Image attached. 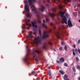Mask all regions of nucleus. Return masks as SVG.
<instances>
[{
    "instance_id": "obj_26",
    "label": "nucleus",
    "mask_w": 80,
    "mask_h": 80,
    "mask_svg": "<svg viewBox=\"0 0 80 80\" xmlns=\"http://www.w3.org/2000/svg\"><path fill=\"white\" fill-rule=\"evenodd\" d=\"M76 60L77 62H78L79 61V59H78V57H76Z\"/></svg>"
},
{
    "instance_id": "obj_12",
    "label": "nucleus",
    "mask_w": 80,
    "mask_h": 80,
    "mask_svg": "<svg viewBox=\"0 0 80 80\" xmlns=\"http://www.w3.org/2000/svg\"><path fill=\"white\" fill-rule=\"evenodd\" d=\"M32 33H33L32 32L29 33L28 35V36L27 37V38H30V37H32Z\"/></svg>"
},
{
    "instance_id": "obj_60",
    "label": "nucleus",
    "mask_w": 80,
    "mask_h": 80,
    "mask_svg": "<svg viewBox=\"0 0 80 80\" xmlns=\"http://www.w3.org/2000/svg\"><path fill=\"white\" fill-rule=\"evenodd\" d=\"M79 80H80V78H79Z\"/></svg>"
},
{
    "instance_id": "obj_8",
    "label": "nucleus",
    "mask_w": 80,
    "mask_h": 80,
    "mask_svg": "<svg viewBox=\"0 0 80 80\" xmlns=\"http://www.w3.org/2000/svg\"><path fill=\"white\" fill-rule=\"evenodd\" d=\"M56 34L57 35L58 38H59V39L61 38V36L62 35L63 37V35H61L60 34V32L58 31L57 32V33H56Z\"/></svg>"
},
{
    "instance_id": "obj_40",
    "label": "nucleus",
    "mask_w": 80,
    "mask_h": 80,
    "mask_svg": "<svg viewBox=\"0 0 80 80\" xmlns=\"http://www.w3.org/2000/svg\"><path fill=\"white\" fill-rule=\"evenodd\" d=\"M46 21H47V22H48V21H49V20L47 18H46Z\"/></svg>"
},
{
    "instance_id": "obj_29",
    "label": "nucleus",
    "mask_w": 80,
    "mask_h": 80,
    "mask_svg": "<svg viewBox=\"0 0 80 80\" xmlns=\"http://www.w3.org/2000/svg\"><path fill=\"white\" fill-rule=\"evenodd\" d=\"M26 16L27 17H29V18L30 17V15L28 14H26Z\"/></svg>"
},
{
    "instance_id": "obj_62",
    "label": "nucleus",
    "mask_w": 80,
    "mask_h": 80,
    "mask_svg": "<svg viewBox=\"0 0 80 80\" xmlns=\"http://www.w3.org/2000/svg\"><path fill=\"white\" fill-rule=\"evenodd\" d=\"M79 22H80V20H79Z\"/></svg>"
},
{
    "instance_id": "obj_51",
    "label": "nucleus",
    "mask_w": 80,
    "mask_h": 80,
    "mask_svg": "<svg viewBox=\"0 0 80 80\" xmlns=\"http://www.w3.org/2000/svg\"><path fill=\"white\" fill-rule=\"evenodd\" d=\"M57 0L58 1V2H60V0ZM64 0V2H65V1L66 0Z\"/></svg>"
},
{
    "instance_id": "obj_55",
    "label": "nucleus",
    "mask_w": 80,
    "mask_h": 80,
    "mask_svg": "<svg viewBox=\"0 0 80 80\" xmlns=\"http://www.w3.org/2000/svg\"><path fill=\"white\" fill-rule=\"evenodd\" d=\"M66 80H69V79L68 78L66 79Z\"/></svg>"
},
{
    "instance_id": "obj_2",
    "label": "nucleus",
    "mask_w": 80,
    "mask_h": 80,
    "mask_svg": "<svg viewBox=\"0 0 80 80\" xmlns=\"http://www.w3.org/2000/svg\"><path fill=\"white\" fill-rule=\"evenodd\" d=\"M60 14L61 17L63 18L62 20L63 21L61 22L62 23V24H64V23H65V24H67V19L66 18V17H65V16H64V13L61 12H60Z\"/></svg>"
},
{
    "instance_id": "obj_32",
    "label": "nucleus",
    "mask_w": 80,
    "mask_h": 80,
    "mask_svg": "<svg viewBox=\"0 0 80 80\" xmlns=\"http://www.w3.org/2000/svg\"><path fill=\"white\" fill-rule=\"evenodd\" d=\"M65 42H61V45H65Z\"/></svg>"
},
{
    "instance_id": "obj_63",
    "label": "nucleus",
    "mask_w": 80,
    "mask_h": 80,
    "mask_svg": "<svg viewBox=\"0 0 80 80\" xmlns=\"http://www.w3.org/2000/svg\"><path fill=\"white\" fill-rule=\"evenodd\" d=\"M27 25H28V24H27L26 26H27Z\"/></svg>"
},
{
    "instance_id": "obj_38",
    "label": "nucleus",
    "mask_w": 80,
    "mask_h": 80,
    "mask_svg": "<svg viewBox=\"0 0 80 80\" xmlns=\"http://www.w3.org/2000/svg\"><path fill=\"white\" fill-rule=\"evenodd\" d=\"M80 40H79L78 41V44H80Z\"/></svg>"
},
{
    "instance_id": "obj_21",
    "label": "nucleus",
    "mask_w": 80,
    "mask_h": 80,
    "mask_svg": "<svg viewBox=\"0 0 80 80\" xmlns=\"http://www.w3.org/2000/svg\"><path fill=\"white\" fill-rule=\"evenodd\" d=\"M59 8H60V9H61V10H62L63 9V8L62 6L60 5H59Z\"/></svg>"
},
{
    "instance_id": "obj_41",
    "label": "nucleus",
    "mask_w": 80,
    "mask_h": 80,
    "mask_svg": "<svg viewBox=\"0 0 80 80\" xmlns=\"http://www.w3.org/2000/svg\"><path fill=\"white\" fill-rule=\"evenodd\" d=\"M57 62L58 63H60V61L58 60H57Z\"/></svg>"
},
{
    "instance_id": "obj_48",
    "label": "nucleus",
    "mask_w": 80,
    "mask_h": 80,
    "mask_svg": "<svg viewBox=\"0 0 80 80\" xmlns=\"http://www.w3.org/2000/svg\"><path fill=\"white\" fill-rule=\"evenodd\" d=\"M43 22L44 23H45V20H43Z\"/></svg>"
},
{
    "instance_id": "obj_58",
    "label": "nucleus",
    "mask_w": 80,
    "mask_h": 80,
    "mask_svg": "<svg viewBox=\"0 0 80 80\" xmlns=\"http://www.w3.org/2000/svg\"><path fill=\"white\" fill-rule=\"evenodd\" d=\"M49 77H50V76H51V74H49Z\"/></svg>"
},
{
    "instance_id": "obj_57",
    "label": "nucleus",
    "mask_w": 80,
    "mask_h": 80,
    "mask_svg": "<svg viewBox=\"0 0 80 80\" xmlns=\"http://www.w3.org/2000/svg\"><path fill=\"white\" fill-rule=\"evenodd\" d=\"M46 5L47 6H49V5H48V4H46Z\"/></svg>"
},
{
    "instance_id": "obj_35",
    "label": "nucleus",
    "mask_w": 80,
    "mask_h": 80,
    "mask_svg": "<svg viewBox=\"0 0 80 80\" xmlns=\"http://www.w3.org/2000/svg\"><path fill=\"white\" fill-rule=\"evenodd\" d=\"M32 73H33L34 74H35V73H36V72L34 71H32Z\"/></svg>"
},
{
    "instance_id": "obj_64",
    "label": "nucleus",
    "mask_w": 80,
    "mask_h": 80,
    "mask_svg": "<svg viewBox=\"0 0 80 80\" xmlns=\"http://www.w3.org/2000/svg\"><path fill=\"white\" fill-rule=\"evenodd\" d=\"M27 29L28 30H29V29L28 28H27Z\"/></svg>"
},
{
    "instance_id": "obj_15",
    "label": "nucleus",
    "mask_w": 80,
    "mask_h": 80,
    "mask_svg": "<svg viewBox=\"0 0 80 80\" xmlns=\"http://www.w3.org/2000/svg\"><path fill=\"white\" fill-rule=\"evenodd\" d=\"M45 9V8L44 6L42 5L41 6V10L42 12H43L44 11V10Z\"/></svg>"
},
{
    "instance_id": "obj_31",
    "label": "nucleus",
    "mask_w": 80,
    "mask_h": 80,
    "mask_svg": "<svg viewBox=\"0 0 80 80\" xmlns=\"http://www.w3.org/2000/svg\"><path fill=\"white\" fill-rule=\"evenodd\" d=\"M22 28H24V29H26V26H25V25H24V26H22Z\"/></svg>"
},
{
    "instance_id": "obj_50",
    "label": "nucleus",
    "mask_w": 80,
    "mask_h": 80,
    "mask_svg": "<svg viewBox=\"0 0 80 80\" xmlns=\"http://www.w3.org/2000/svg\"><path fill=\"white\" fill-rule=\"evenodd\" d=\"M48 73H49V74H50V73H51V72L50 71H48Z\"/></svg>"
},
{
    "instance_id": "obj_25",
    "label": "nucleus",
    "mask_w": 80,
    "mask_h": 80,
    "mask_svg": "<svg viewBox=\"0 0 80 80\" xmlns=\"http://www.w3.org/2000/svg\"><path fill=\"white\" fill-rule=\"evenodd\" d=\"M39 33L40 35H41V36L42 35V32H41V30H39Z\"/></svg>"
},
{
    "instance_id": "obj_23",
    "label": "nucleus",
    "mask_w": 80,
    "mask_h": 80,
    "mask_svg": "<svg viewBox=\"0 0 80 80\" xmlns=\"http://www.w3.org/2000/svg\"><path fill=\"white\" fill-rule=\"evenodd\" d=\"M72 70L73 71V72H76V70H75V67H72Z\"/></svg>"
},
{
    "instance_id": "obj_43",
    "label": "nucleus",
    "mask_w": 80,
    "mask_h": 80,
    "mask_svg": "<svg viewBox=\"0 0 80 80\" xmlns=\"http://www.w3.org/2000/svg\"><path fill=\"white\" fill-rule=\"evenodd\" d=\"M77 5H75L74 6V8H76V7H77Z\"/></svg>"
},
{
    "instance_id": "obj_45",
    "label": "nucleus",
    "mask_w": 80,
    "mask_h": 80,
    "mask_svg": "<svg viewBox=\"0 0 80 80\" xmlns=\"http://www.w3.org/2000/svg\"><path fill=\"white\" fill-rule=\"evenodd\" d=\"M30 22V20L28 19V22Z\"/></svg>"
},
{
    "instance_id": "obj_18",
    "label": "nucleus",
    "mask_w": 80,
    "mask_h": 80,
    "mask_svg": "<svg viewBox=\"0 0 80 80\" xmlns=\"http://www.w3.org/2000/svg\"><path fill=\"white\" fill-rule=\"evenodd\" d=\"M42 26L43 27H44L46 29H47V27L46 26V25H45L44 23H43L42 24Z\"/></svg>"
},
{
    "instance_id": "obj_56",
    "label": "nucleus",
    "mask_w": 80,
    "mask_h": 80,
    "mask_svg": "<svg viewBox=\"0 0 80 80\" xmlns=\"http://www.w3.org/2000/svg\"><path fill=\"white\" fill-rule=\"evenodd\" d=\"M54 29H56V27H54Z\"/></svg>"
},
{
    "instance_id": "obj_11",
    "label": "nucleus",
    "mask_w": 80,
    "mask_h": 80,
    "mask_svg": "<svg viewBox=\"0 0 80 80\" xmlns=\"http://www.w3.org/2000/svg\"><path fill=\"white\" fill-rule=\"evenodd\" d=\"M29 4L30 5H32V2H35L36 0H28Z\"/></svg>"
},
{
    "instance_id": "obj_46",
    "label": "nucleus",
    "mask_w": 80,
    "mask_h": 80,
    "mask_svg": "<svg viewBox=\"0 0 80 80\" xmlns=\"http://www.w3.org/2000/svg\"><path fill=\"white\" fill-rule=\"evenodd\" d=\"M73 47L74 48H75V47H76L75 46V45H73Z\"/></svg>"
},
{
    "instance_id": "obj_30",
    "label": "nucleus",
    "mask_w": 80,
    "mask_h": 80,
    "mask_svg": "<svg viewBox=\"0 0 80 80\" xmlns=\"http://www.w3.org/2000/svg\"><path fill=\"white\" fill-rule=\"evenodd\" d=\"M77 68L78 70H80V66L78 65L77 66Z\"/></svg>"
},
{
    "instance_id": "obj_19",
    "label": "nucleus",
    "mask_w": 80,
    "mask_h": 80,
    "mask_svg": "<svg viewBox=\"0 0 80 80\" xmlns=\"http://www.w3.org/2000/svg\"><path fill=\"white\" fill-rule=\"evenodd\" d=\"M59 72H60V73H61V74H62V75H64V74H65L64 72H63L61 70H60L59 71Z\"/></svg>"
},
{
    "instance_id": "obj_42",
    "label": "nucleus",
    "mask_w": 80,
    "mask_h": 80,
    "mask_svg": "<svg viewBox=\"0 0 80 80\" xmlns=\"http://www.w3.org/2000/svg\"><path fill=\"white\" fill-rule=\"evenodd\" d=\"M47 68L48 70H50V67H48Z\"/></svg>"
},
{
    "instance_id": "obj_20",
    "label": "nucleus",
    "mask_w": 80,
    "mask_h": 80,
    "mask_svg": "<svg viewBox=\"0 0 80 80\" xmlns=\"http://www.w3.org/2000/svg\"><path fill=\"white\" fill-rule=\"evenodd\" d=\"M72 51H73L72 53L74 56H75L76 55V54H75V50L74 49H72Z\"/></svg>"
},
{
    "instance_id": "obj_27",
    "label": "nucleus",
    "mask_w": 80,
    "mask_h": 80,
    "mask_svg": "<svg viewBox=\"0 0 80 80\" xmlns=\"http://www.w3.org/2000/svg\"><path fill=\"white\" fill-rule=\"evenodd\" d=\"M65 50L66 51H67V46H66L64 47Z\"/></svg>"
},
{
    "instance_id": "obj_52",
    "label": "nucleus",
    "mask_w": 80,
    "mask_h": 80,
    "mask_svg": "<svg viewBox=\"0 0 80 80\" xmlns=\"http://www.w3.org/2000/svg\"><path fill=\"white\" fill-rule=\"evenodd\" d=\"M65 15H66V16H67V17H68V14H67L66 13L65 14Z\"/></svg>"
},
{
    "instance_id": "obj_54",
    "label": "nucleus",
    "mask_w": 80,
    "mask_h": 80,
    "mask_svg": "<svg viewBox=\"0 0 80 80\" xmlns=\"http://www.w3.org/2000/svg\"><path fill=\"white\" fill-rule=\"evenodd\" d=\"M38 22H39V23H41V21H38Z\"/></svg>"
},
{
    "instance_id": "obj_4",
    "label": "nucleus",
    "mask_w": 80,
    "mask_h": 80,
    "mask_svg": "<svg viewBox=\"0 0 80 80\" xmlns=\"http://www.w3.org/2000/svg\"><path fill=\"white\" fill-rule=\"evenodd\" d=\"M52 32L51 29H49V31L47 32L46 31H44L43 33V39L45 38H48L49 37V35L48 34V33H49Z\"/></svg>"
},
{
    "instance_id": "obj_37",
    "label": "nucleus",
    "mask_w": 80,
    "mask_h": 80,
    "mask_svg": "<svg viewBox=\"0 0 80 80\" xmlns=\"http://www.w3.org/2000/svg\"><path fill=\"white\" fill-rule=\"evenodd\" d=\"M59 50H60L61 51V50H62V47H61L59 48Z\"/></svg>"
},
{
    "instance_id": "obj_61",
    "label": "nucleus",
    "mask_w": 80,
    "mask_h": 80,
    "mask_svg": "<svg viewBox=\"0 0 80 80\" xmlns=\"http://www.w3.org/2000/svg\"><path fill=\"white\" fill-rule=\"evenodd\" d=\"M63 28H64V26H62Z\"/></svg>"
},
{
    "instance_id": "obj_36",
    "label": "nucleus",
    "mask_w": 80,
    "mask_h": 80,
    "mask_svg": "<svg viewBox=\"0 0 80 80\" xmlns=\"http://www.w3.org/2000/svg\"><path fill=\"white\" fill-rule=\"evenodd\" d=\"M73 14H74V16H75V17H77V14H76V13H75V12H73Z\"/></svg>"
},
{
    "instance_id": "obj_59",
    "label": "nucleus",
    "mask_w": 80,
    "mask_h": 80,
    "mask_svg": "<svg viewBox=\"0 0 80 80\" xmlns=\"http://www.w3.org/2000/svg\"><path fill=\"white\" fill-rule=\"evenodd\" d=\"M76 54L77 55H78V53L76 52Z\"/></svg>"
},
{
    "instance_id": "obj_28",
    "label": "nucleus",
    "mask_w": 80,
    "mask_h": 80,
    "mask_svg": "<svg viewBox=\"0 0 80 80\" xmlns=\"http://www.w3.org/2000/svg\"><path fill=\"white\" fill-rule=\"evenodd\" d=\"M64 66H65V67H67L68 66V64L66 63H64Z\"/></svg>"
},
{
    "instance_id": "obj_5",
    "label": "nucleus",
    "mask_w": 80,
    "mask_h": 80,
    "mask_svg": "<svg viewBox=\"0 0 80 80\" xmlns=\"http://www.w3.org/2000/svg\"><path fill=\"white\" fill-rule=\"evenodd\" d=\"M31 8L32 9V11L34 12L35 13H36L37 15H40V13L36 11L37 8H35L34 5H32L31 6Z\"/></svg>"
},
{
    "instance_id": "obj_34",
    "label": "nucleus",
    "mask_w": 80,
    "mask_h": 80,
    "mask_svg": "<svg viewBox=\"0 0 80 80\" xmlns=\"http://www.w3.org/2000/svg\"><path fill=\"white\" fill-rule=\"evenodd\" d=\"M50 25H51V26H53V23L52 22H51L50 23Z\"/></svg>"
},
{
    "instance_id": "obj_3",
    "label": "nucleus",
    "mask_w": 80,
    "mask_h": 80,
    "mask_svg": "<svg viewBox=\"0 0 80 80\" xmlns=\"http://www.w3.org/2000/svg\"><path fill=\"white\" fill-rule=\"evenodd\" d=\"M35 43L37 45H39V44H41L42 43V41L41 39H40V37L38 36L37 37L34 38Z\"/></svg>"
},
{
    "instance_id": "obj_10",
    "label": "nucleus",
    "mask_w": 80,
    "mask_h": 80,
    "mask_svg": "<svg viewBox=\"0 0 80 80\" xmlns=\"http://www.w3.org/2000/svg\"><path fill=\"white\" fill-rule=\"evenodd\" d=\"M24 8L25 9V10L28 13L29 12V7L28 5L26 4L24 6Z\"/></svg>"
},
{
    "instance_id": "obj_1",
    "label": "nucleus",
    "mask_w": 80,
    "mask_h": 80,
    "mask_svg": "<svg viewBox=\"0 0 80 80\" xmlns=\"http://www.w3.org/2000/svg\"><path fill=\"white\" fill-rule=\"evenodd\" d=\"M32 55L33 56L34 58L35 59L36 62H38V57L40 56H42L43 54L40 52L36 50L35 51H33L32 53Z\"/></svg>"
},
{
    "instance_id": "obj_9",
    "label": "nucleus",
    "mask_w": 80,
    "mask_h": 80,
    "mask_svg": "<svg viewBox=\"0 0 80 80\" xmlns=\"http://www.w3.org/2000/svg\"><path fill=\"white\" fill-rule=\"evenodd\" d=\"M68 25L69 27H73V25H72V23L71 22V20H70V19H68Z\"/></svg>"
},
{
    "instance_id": "obj_14",
    "label": "nucleus",
    "mask_w": 80,
    "mask_h": 80,
    "mask_svg": "<svg viewBox=\"0 0 80 80\" xmlns=\"http://www.w3.org/2000/svg\"><path fill=\"white\" fill-rule=\"evenodd\" d=\"M64 61H65V59L64 58H63V57H62L60 59V62H64Z\"/></svg>"
},
{
    "instance_id": "obj_44",
    "label": "nucleus",
    "mask_w": 80,
    "mask_h": 80,
    "mask_svg": "<svg viewBox=\"0 0 80 80\" xmlns=\"http://www.w3.org/2000/svg\"><path fill=\"white\" fill-rule=\"evenodd\" d=\"M75 52H78V51H77V49H75Z\"/></svg>"
},
{
    "instance_id": "obj_33",
    "label": "nucleus",
    "mask_w": 80,
    "mask_h": 80,
    "mask_svg": "<svg viewBox=\"0 0 80 80\" xmlns=\"http://www.w3.org/2000/svg\"><path fill=\"white\" fill-rule=\"evenodd\" d=\"M48 43L50 45H53V44H52V42H49Z\"/></svg>"
},
{
    "instance_id": "obj_16",
    "label": "nucleus",
    "mask_w": 80,
    "mask_h": 80,
    "mask_svg": "<svg viewBox=\"0 0 80 80\" xmlns=\"http://www.w3.org/2000/svg\"><path fill=\"white\" fill-rule=\"evenodd\" d=\"M68 76L67 74H65L64 75V78H63V79L65 80H66V79L68 78Z\"/></svg>"
},
{
    "instance_id": "obj_6",
    "label": "nucleus",
    "mask_w": 80,
    "mask_h": 80,
    "mask_svg": "<svg viewBox=\"0 0 80 80\" xmlns=\"http://www.w3.org/2000/svg\"><path fill=\"white\" fill-rule=\"evenodd\" d=\"M28 55H27L26 57L23 58V60L25 63H27V65L28 66V64H29V62H28Z\"/></svg>"
},
{
    "instance_id": "obj_39",
    "label": "nucleus",
    "mask_w": 80,
    "mask_h": 80,
    "mask_svg": "<svg viewBox=\"0 0 80 80\" xmlns=\"http://www.w3.org/2000/svg\"><path fill=\"white\" fill-rule=\"evenodd\" d=\"M78 52H79V53H80V49H79V48L78 49Z\"/></svg>"
},
{
    "instance_id": "obj_47",
    "label": "nucleus",
    "mask_w": 80,
    "mask_h": 80,
    "mask_svg": "<svg viewBox=\"0 0 80 80\" xmlns=\"http://www.w3.org/2000/svg\"><path fill=\"white\" fill-rule=\"evenodd\" d=\"M47 1L48 3H50V0H47Z\"/></svg>"
},
{
    "instance_id": "obj_7",
    "label": "nucleus",
    "mask_w": 80,
    "mask_h": 80,
    "mask_svg": "<svg viewBox=\"0 0 80 80\" xmlns=\"http://www.w3.org/2000/svg\"><path fill=\"white\" fill-rule=\"evenodd\" d=\"M31 23L33 27H35V28L37 27V25H36L37 24V22H33V21H32Z\"/></svg>"
},
{
    "instance_id": "obj_49",
    "label": "nucleus",
    "mask_w": 80,
    "mask_h": 80,
    "mask_svg": "<svg viewBox=\"0 0 80 80\" xmlns=\"http://www.w3.org/2000/svg\"><path fill=\"white\" fill-rule=\"evenodd\" d=\"M79 15H80V11H79Z\"/></svg>"
},
{
    "instance_id": "obj_17",
    "label": "nucleus",
    "mask_w": 80,
    "mask_h": 80,
    "mask_svg": "<svg viewBox=\"0 0 80 80\" xmlns=\"http://www.w3.org/2000/svg\"><path fill=\"white\" fill-rule=\"evenodd\" d=\"M47 48V46L45 44H44L42 46V48L43 49H45Z\"/></svg>"
},
{
    "instance_id": "obj_24",
    "label": "nucleus",
    "mask_w": 80,
    "mask_h": 80,
    "mask_svg": "<svg viewBox=\"0 0 80 80\" xmlns=\"http://www.w3.org/2000/svg\"><path fill=\"white\" fill-rule=\"evenodd\" d=\"M52 9L54 12H55L57 10V8H52Z\"/></svg>"
},
{
    "instance_id": "obj_22",
    "label": "nucleus",
    "mask_w": 80,
    "mask_h": 80,
    "mask_svg": "<svg viewBox=\"0 0 80 80\" xmlns=\"http://www.w3.org/2000/svg\"><path fill=\"white\" fill-rule=\"evenodd\" d=\"M26 47L27 51L29 52H28V55H29L30 50L28 49V46H26Z\"/></svg>"
},
{
    "instance_id": "obj_53",
    "label": "nucleus",
    "mask_w": 80,
    "mask_h": 80,
    "mask_svg": "<svg viewBox=\"0 0 80 80\" xmlns=\"http://www.w3.org/2000/svg\"><path fill=\"white\" fill-rule=\"evenodd\" d=\"M29 26H30V27H31V26H32V25H31L30 23L29 24Z\"/></svg>"
},
{
    "instance_id": "obj_13",
    "label": "nucleus",
    "mask_w": 80,
    "mask_h": 80,
    "mask_svg": "<svg viewBox=\"0 0 80 80\" xmlns=\"http://www.w3.org/2000/svg\"><path fill=\"white\" fill-rule=\"evenodd\" d=\"M49 15H50V16L51 17H54L55 16V15L54 14H52L51 13L49 12Z\"/></svg>"
}]
</instances>
